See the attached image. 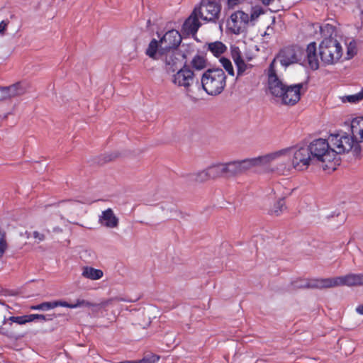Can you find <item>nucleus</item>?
<instances>
[{
  "label": "nucleus",
  "instance_id": "obj_1",
  "mask_svg": "<svg viewBox=\"0 0 363 363\" xmlns=\"http://www.w3.org/2000/svg\"><path fill=\"white\" fill-rule=\"evenodd\" d=\"M352 135L345 132L330 134L328 140L331 149L335 153V158L337 154H342L352 150L355 154L360 151L359 143L363 141V117H357L351 121Z\"/></svg>",
  "mask_w": 363,
  "mask_h": 363
},
{
  "label": "nucleus",
  "instance_id": "obj_2",
  "mask_svg": "<svg viewBox=\"0 0 363 363\" xmlns=\"http://www.w3.org/2000/svg\"><path fill=\"white\" fill-rule=\"evenodd\" d=\"M258 165L273 164L272 170L279 174H287L293 167L290 149H282L263 156L257 157Z\"/></svg>",
  "mask_w": 363,
  "mask_h": 363
},
{
  "label": "nucleus",
  "instance_id": "obj_3",
  "mask_svg": "<svg viewBox=\"0 0 363 363\" xmlns=\"http://www.w3.org/2000/svg\"><path fill=\"white\" fill-rule=\"evenodd\" d=\"M356 279L355 274L350 273L345 276L326 279H315L304 281L301 284L297 283L295 287L322 289L341 286H357Z\"/></svg>",
  "mask_w": 363,
  "mask_h": 363
},
{
  "label": "nucleus",
  "instance_id": "obj_4",
  "mask_svg": "<svg viewBox=\"0 0 363 363\" xmlns=\"http://www.w3.org/2000/svg\"><path fill=\"white\" fill-rule=\"evenodd\" d=\"M203 90L211 96L220 94L226 85V75L222 69H210L201 77Z\"/></svg>",
  "mask_w": 363,
  "mask_h": 363
},
{
  "label": "nucleus",
  "instance_id": "obj_5",
  "mask_svg": "<svg viewBox=\"0 0 363 363\" xmlns=\"http://www.w3.org/2000/svg\"><path fill=\"white\" fill-rule=\"evenodd\" d=\"M319 55L323 62L333 65L342 55V48L335 38L323 39L319 45Z\"/></svg>",
  "mask_w": 363,
  "mask_h": 363
},
{
  "label": "nucleus",
  "instance_id": "obj_6",
  "mask_svg": "<svg viewBox=\"0 0 363 363\" xmlns=\"http://www.w3.org/2000/svg\"><path fill=\"white\" fill-rule=\"evenodd\" d=\"M313 160L326 162L335 160V153L331 149L329 140L318 138L313 140L308 146Z\"/></svg>",
  "mask_w": 363,
  "mask_h": 363
},
{
  "label": "nucleus",
  "instance_id": "obj_7",
  "mask_svg": "<svg viewBox=\"0 0 363 363\" xmlns=\"http://www.w3.org/2000/svg\"><path fill=\"white\" fill-rule=\"evenodd\" d=\"M304 59V52L302 48L298 45H290L283 48L276 57L280 64L287 67L293 64H301Z\"/></svg>",
  "mask_w": 363,
  "mask_h": 363
},
{
  "label": "nucleus",
  "instance_id": "obj_8",
  "mask_svg": "<svg viewBox=\"0 0 363 363\" xmlns=\"http://www.w3.org/2000/svg\"><path fill=\"white\" fill-rule=\"evenodd\" d=\"M159 58L164 62L168 73L175 72L186 64L185 55L178 50H159Z\"/></svg>",
  "mask_w": 363,
  "mask_h": 363
},
{
  "label": "nucleus",
  "instance_id": "obj_9",
  "mask_svg": "<svg viewBox=\"0 0 363 363\" xmlns=\"http://www.w3.org/2000/svg\"><path fill=\"white\" fill-rule=\"evenodd\" d=\"M250 22V16L247 13L237 11L233 13L227 21V30L235 35H239L245 32Z\"/></svg>",
  "mask_w": 363,
  "mask_h": 363
},
{
  "label": "nucleus",
  "instance_id": "obj_10",
  "mask_svg": "<svg viewBox=\"0 0 363 363\" xmlns=\"http://www.w3.org/2000/svg\"><path fill=\"white\" fill-rule=\"evenodd\" d=\"M289 149L293 167L299 171L307 169L313 160L308 147H291Z\"/></svg>",
  "mask_w": 363,
  "mask_h": 363
},
{
  "label": "nucleus",
  "instance_id": "obj_11",
  "mask_svg": "<svg viewBox=\"0 0 363 363\" xmlns=\"http://www.w3.org/2000/svg\"><path fill=\"white\" fill-rule=\"evenodd\" d=\"M94 306V304L88 301L79 298L74 303H69L65 301L43 302L38 305L30 306V309L33 311H47L58 306L66 307L69 308H77L80 307H92Z\"/></svg>",
  "mask_w": 363,
  "mask_h": 363
},
{
  "label": "nucleus",
  "instance_id": "obj_12",
  "mask_svg": "<svg viewBox=\"0 0 363 363\" xmlns=\"http://www.w3.org/2000/svg\"><path fill=\"white\" fill-rule=\"evenodd\" d=\"M225 177L228 178L242 174L252 167L257 166V157L223 163Z\"/></svg>",
  "mask_w": 363,
  "mask_h": 363
},
{
  "label": "nucleus",
  "instance_id": "obj_13",
  "mask_svg": "<svg viewBox=\"0 0 363 363\" xmlns=\"http://www.w3.org/2000/svg\"><path fill=\"white\" fill-rule=\"evenodd\" d=\"M195 82V74L191 69L189 65L184 64L182 67L176 71L172 75V82L185 90H189L190 87Z\"/></svg>",
  "mask_w": 363,
  "mask_h": 363
},
{
  "label": "nucleus",
  "instance_id": "obj_14",
  "mask_svg": "<svg viewBox=\"0 0 363 363\" xmlns=\"http://www.w3.org/2000/svg\"><path fill=\"white\" fill-rule=\"evenodd\" d=\"M195 8H200V18L208 22H215L218 19L221 9L220 5L214 0H201L200 5Z\"/></svg>",
  "mask_w": 363,
  "mask_h": 363
},
{
  "label": "nucleus",
  "instance_id": "obj_15",
  "mask_svg": "<svg viewBox=\"0 0 363 363\" xmlns=\"http://www.w3.org/2000/svg\"><path fill=\"white\" fill-rule=\"evenodd\" d=\"M267 75L268 78L267 82L269 92L272 95L278 98L281 96L282 91L287 85L284 84L281 79L277 74L275 69V60H273L270 63L267 71Z\"/></svg>",
  "mask_w": 363,
  "mask_h": 363
},
{
  "label": "nucleus",
  "instance_id": "obj_16",
  "mask_svg": "<svg viewBox=\"0 0 363 363\" xmlns=\"http://www.w3.org/2000/svg\"><path fill=\"white\" fill-rule=\"evenodd\" d=\"M303 89V83L287 85L278 99L282 104L294 106L299 101Z\"/></svg>",
  "mask_w": 363,
  "mask_h": 363
},
{
  "label": "nucleus",
  "instance_id": "obj_17",
  "mask_svg": "<svg viewBox=\"0 0 363 363\" xmlns=\"http://www.w3.org/2000/svg\"><path fill=\"white\" fill-rule=\"evenodd\" d=\"M306 30L308 35L314 38H319L322 37L324 39L333 38V35L335 33V27L330 23H323L320 25L318 23H310L306 26Z\"/></svg>",
  "mask_w": 363,
  "mask_h": 363
},
{
  "label": "nucleus",
  "instance_id": "obj_18",
  "mask_svg": "<svg viewBox=\"0 0 363 363\" xmlns=\"http://www.w3.org/2000/svg\"><path fill=\"white\" fill-rule=\"evenodd\" d=\"M181 42L180 33L176 30H170L160 38L159 50H177Z\"/></svg>",
  "mask_w": 363,
  "mask_h": 363
},
{
  "label": "nucleus",
  "instance_id": "obj_19",
  "mask_svg": "<svg viewBox=\"0 0 363 363\" xmlns=\"http://www.w3.org/2000/svg\"><path fill=\"white\" fill-rule=\"evenodd\" d=\"M231 57L237 68V78L248 74L252 68V65L247 64L242 58V52L238 47L230 48Z\"/></svg>",
  "mask_w": 363,
  "mask_h": 363
},
{
  "label": "nucleus",
  "instance_id": "obj_20",
  "mask_svg": "<svg viewBox=\"0 0 363 363\" xmlns=\"http://www.w3.org/2000/svg\"><path fill=\"white\" fill-rule=\"evenodd\" d=\"M201 9L200 8H194V11L184 21L182 26V31L187 35H195L200 26H201L199 18Z\"/></svg>",
  "mask_w": 363,
  "mask_h": 363
},
{
  "label": "nucleus",
  "instance_id": "obj_21",
  "mask_svg": "<svg viewBox=\"0 0 363 363\" xmlns=\"http://www.w3.org/2000/svg\"><path fill=\"white\" fill-rule=\"evenodd\" d=\"M99 223L106 228H114L118 225V218L111 208H108L101 212L99 217Z\"/></svg>",
  "mask_w": 363,
  "mask_h": 363
},
{
  "label": "nucleus",
  "instance_id": "obj_22",
  "mask_svg": "<svg viewBox=\"0 0 363 363\" xmlns=\"http://www.w3.org/2000/svg\"><path fill=\"white\" fill-rule=\"evenodd\" d=\"M25 91L26 88L21 83H17L10 86L0 87V100L21 95Z\"/></svg>",
  "mask_w": 363,
  "mask_h": 363
},
{
  "label": "nucleus",
  "instance_id": "obj_23",
  "mask_svg": "<svg viewBox=\"0 0 363 363\" xmlns=\"http://www.w3.org/2000/svg\"><path fill=\"white\" fill-rule=\"evenodd\" d=\"M306 57L309 67L313 70L319 68V60L317 55V47L315 42L310 43L306 49Z\"/></svg>",
  "mask_w": 363,
  "mask_h": 363
},
{
  "label": "nucleus",
  "instance_id": "obj_24",
  "mask_svg": "<svg viewBox=\"0 0 363 363\" xmlns=\"http://www.w3.org/2000/svg\"><path fill=\"white\" fill-rule=\"evenodd\" d=\"M286 210L284 198L276 200L268 210V213L272 216H279Z\"/></svg>",
  "mask_w": 363,
  "mask_h": 363
},
{
  "label": "nucleus",
  "instance_id": "obj_25",
  "mask_svg": "<svg viewBox=\"0 0 363 363\" xmlns=\"http://www.w3.org/2000/svg\"><path fill=\"white\" fill-rule=\"evenodd\" d=\"M82 276L91 280H98L103 277L104 272L101 269L86 266L82 268Z\"/></svg>",
  "mask_w": 363,
  "mask_h": 363
},
{
  "label": "nucleus",
  "instance_id": "obj_26",
  "mask_svg": "<svg viewBox=\"0 0 363 363\" xmlns=\"http://www.w3.org/2000/svg\"><path fill=\"white\" fill-rule=\"evenodd\" d=\"M208 176L211 179L225 177V168L223 163L213 164L208 167Z\"/></svg>",
  "mask_w": 363,
  "mask_h": 363
},
{
  "label": "nucleus",
  "instance_id": "obj_27",
  "mask_svg": "<svg viewBox=\"0 0 363 363\" xmlns=\"http://www.w3.org/2000/svg\"><path fill=\"white\" fill-rule=\"evenodd\" d=\"M160 41L152 39L148 45L145 54L152 59L159 60Z\"/></svg>",
  "mask_w": 363,
  "mask_h": 363
},
{
  "label": "nucleus",
  "instance_id": "obj_28",
  "mask_svg": "<svg viewBox=\"0 0 363 363\" xmlns=\"http://www.w3.org/2000/svg\"><path fill=\"white\" fill-rule=\"evenodd\" d=\"M208 50L214 56L218 57L226 50V46L220 41H216L208 44Z\"/></svg>",
  "mask_w": 363,
  "mask_h": 363
},
{
  "label": "nucleus",
  "instance_id": "obj_29",
  "mask_svg": "<svg viewBox=\"0 0 363 363\" xmlns=\"http://www.w3.org/2000/svg\"><path fill=\"white\" fill-rule=\"evenodd\" d=\"M342 103L357 104L363 100V88L357 94L340 97Z\"/></svg>",
  "mask_w": 363,
  "mask_h": 363
},
{
  "label": "nucleus",
  "instance_id": "obj_30",
  "mask_svg": "<svg viewBox=\"0 0 363 363\" xmlns=\"http://www.w3.org/2000/svg\"><path fill=\"white\" fill-rule=\"evenodd\" d=\"M191 66L197 71L202 70L206 67V59L199 55H195L191 61Z\"/></svg>",
  "mask_w": 363,
  "mask_h": 363
},
{
  "label": "nucleus",
  "instance_id": "obj_31",
  "mask_svg": "<svg viewBox=\"0 0 363 363\" xmlns=\"http://www.w3.org/2000/svg\"><path fill=\"white\" fill-rule=\"evenodd\" d=\"M347 46V59L352 58L357 53V42L352 39L349 42H346Z\"/></svg>",
  "mask_w": 363,
  "mask_h": 363
},
{
  "label": "nucleus",
  "instance_id": "obj_32",
  "mask_svg": "<svg viewBox=\"0 0 363 363\" xmlns=\"http://www.w3.org/2000/svg\"><path fill=\"white\" fill-rule=\"evenodd\" d=\"M28 322H33L36 320L40 321H49L53 319L52 315H43V314H29L28 315Z\"/></svg>",
  "mask_w": 363,
  "mask_h": 363
},
{
  "label": "nucleus",
  "instance_id": "obj_33",
  "mask_svg": "<svg viewBox=\"0 0 363 363\" xmlns=\"http://www.w3.org/2000/svg\"><path fill=\"white\" fill-rule=\"evenodd\" d=\"M220 62L222 65V66L223 67V68L228 72V73L230 75H231V76L235 75V72H234L233 65H232L231 62L228 58L221 57L220 59Z\"/></svg>",
  "mask_w": 363,
  "mask_h": 363
},
{
  "label": "nucleus",
  "instance_id": "obj_34",
  "mask_svg": "<svg viewBox=\"0 0 363 363\" xmlns=\"http://www.w3.org/2000/svg\"><path fill=\"white\" fill-rule=\"evenodd\" d=\"M7 249V242L6 235L3 230L0 229V258L4 255Z\"/></svg>",
  "mask_w": 363,
  "mask_h": 363
},
{
  "label": "nucleus",
  "instance_id": "obj_35",
  "mask_svg": "<svg viewBox=\"0 0 363 363\" xmlns=\"http://www.w3.org/2000/svg\"><path fill=\"white\" fill-rule=\"evenodd\" d=\"M8 320H10L12 323H17L18 325H24L26 323H29L28 315L22 316H11L9 318Z\"/></svg>",
  "mask_w": 363,
  "mask_h": 363
},
{
  "label": "nucleus",
  "instance_id": "obj_36",
  "mask_svg": "<svg viewBox=\"0 0 363 363\" xmlns=\"http://www.w3.org/2000/svg\"><path fill=\"white\" fill-rule=\"evenodd\" d=\"M209 179H211V178H210V176H208V168L198 172L196 174V177H195V180L199 182H203Z\"/></svg>",
  "mask_w": 363,
  "mask_h": 363
},
{
  "label": "nucleus",
  "instance_id": "obj_37",
  "mask_svg": "<svg viewBox=\"0 0 363 363\" xmlns=\"http://www.w3.org/2000/svg\"><path fill=\"white\" fill-rule=\"evenodd\" d=\"M9 24V21L8 19L3 20L0 22V35L4 36L6 34V30Z\"/></svg>",
  "mask_w": 363,
  "mask_h": 363
},
{
  "label": "nucleus",
  "instance_id": "obj_38",
  "mask_svg": "<svg viewBox=\"0 0 363 363\" xmlns=\"http://www.w3.org/2000/svg\"><path fill=\"white\" fill-rule=\"evenodd\" d=\"M160 357L157 355L152 354L150 357L147 356L140 361H145V363H156Z\"/></svg>",
  "mask_w": 363,
  "mask_h": 363
},
{
  "label": "nucleus",
  "instance_id": "obj_39",
  "mask_svg": "<svg viewBox=\"0 0 363 363\" xmlns=\"http://www.w3.org/2000/svg\"><path fill=\"white\" fill-rule=\"evenodd\" d=\"M262 13V11L260 9H255L252 11L251 13V15L250 16V21H255L256 18H257L260 14Z\"/></svg>",
  "mask_w": 363,
  "mask_h": 363
},
{
  "label": "nucleus",
  "instance_id": "obj_40",
  "mask_svg": "<svg viewBox=\"0 0 363 363\" xmlns=\"http://www.w3.org/2000/svg\"><path fill=\"white\" fill-rule=\"evenodd\" d=\"M77 203L75 201H62L60 203L62 206L65 207V208H67L69 210H72V207Z\"/></svg>",
  "mask_w": 363,
  "mask_h": 363
},
{
  "label": "nucleus",
  "instance_id": "obj_41",
  "mask_svg": "<svg viewBox=\"0 0 363 363\" xmlns=\"http://www.w3.org/2000/svg\"><path fill=\"white\" fill-rule=\"evenodd\" d=\"M242 0H226L227 6L229 9H233L235 6L242 2Z\"/></svg>",
  "mask_w": 363,
  "mask_h": 363
},
{
  "label": "nucleus",
  "instance_id": "obj_42",
  "mask_svg": "<svg viewBox=\"0 0 363 363\" xmlns=\"http://www.w3.org/2000/svg\"><path fill=\"white\" fill-rule=\"evenodd\" d=\"M357 286H363V273L355 274Z\"/></svg>",
  "mask_w": 363,
  "mask_h": 363
},
{
  "label": "nucleus",
  "instance_id": "obj_43",
  "mask_svg": "<svg viewBox=\"0 0 363 363\" xmlns=\"http://www.w3.org/2000/svg\"><path fill=\"white\" fill-rule=\"evenodd\" d=\"M33 236L35 238L38 239L40 241L44 240V235L37 231L33 232Z\"/></svg>",
  "mask_w": 363,
  "mask_h": 363
},
{
  "label": "nucleus",
  "instance_id": "obj_44",
  "mask_svg": "<svg viewBox=\"0 0 363 363\" xmlns=\"http://www.w3.org/2000/svg\"><path fill=\"white\" fill-rule=\"evenodd\" d=\"M358 8L360 11L361 16H363V0H357Z\"/></svg>",
  "mask_w": 363,
  "mask_h": 363
},
{
  "label": "nucleus",
  "instance_id": "obj_45",
  "mask_svg": "<svg viewBox=\"0 0 363 363\" xmlns=\"http://www.w3.org/2000/svg\"><path fill=\"white\" fill-rule=\"evenodd\" d=\"M356 311L360 314V315H363V305H359L356 308Z\"/></svg>",
  "mask_w": 363,
  "mask_h": 363
},
{
  "label": "nucleus",
  "instance_id": "obj_46",
  "mask_svg": "<svg viewBox=\"0 0 363 363\" xmlns=\"http://www.w3.org/2000/svg\"><path fill=\"white\" fill-rule=\"evenodd\" d=\"M261 1L264 5H269L272 2L274 1V0H261Z\"/></svg>",
  "mask_w": 363,
  "mask_h": 363
},
{
  "label": "nucleus",
  "instance_id": "obj_47",
  "mask_svg": "<svg viewBox=\"0 0 363 363\" xmlns=\"http://www.w3.org/2000/svg\"><path fill=\"white\" fill-rule=\"evenodd\" d=\"M362 26H363V24H362V23H361V25H360L359 26H357V28H361V27H362Z\"/></svg>",
  "mask_w": 363,
  "mask_h": 363
}]
</instances>
